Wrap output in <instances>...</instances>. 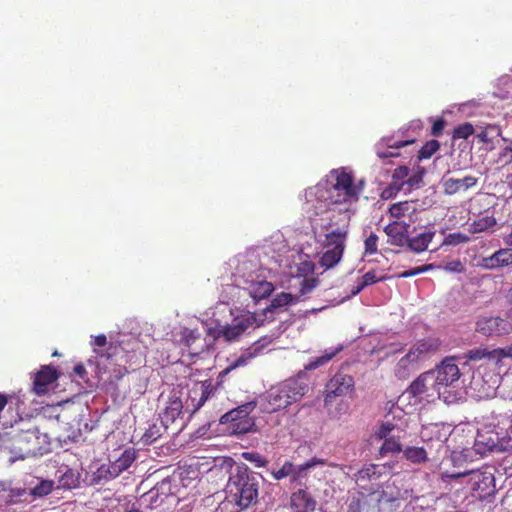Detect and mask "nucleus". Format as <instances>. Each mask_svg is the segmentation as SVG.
I'll return each mask as SVG.
<instances>
[{
    "mask_svg": "<svg viewBox=\"0 0 512 512\" xmlns=\"http://www.w3.org/2000/svg\"><path fill=\"white\" fill-rule=\"evenodd\" d=\"M178 500L179 498L173 490L172 481L170 479H163L140 497L139 504L153 510L169 506L178 502Z\"/></svg>",
    "mask_w": 512,
    "mask_h": 512,
    "instance_id": "11",
    "label": "nucleus"
},
{
    "mask_svg": "<svg viewBox=\"0 0 512 512\" xmlns=\"http://www.w3.org/2000/svg\"><path fill=\"white\" fill-rule=\"evenodd\" d=\"M325 461L321 458L313 457L304 464H293V472L290 476V482L299 486L305 485L308 479V470L317 465H324Z\"/></svg>",
    "mask_w": 512,
    "mask_h": 512,
    "instance_id": "24",
    "label": "nucleus"
},
{
    "mask_svg": "<svg viewBox=\"0 0 512 512\" xmlns=\"http://www.w3.org/2000/svg\"><path fill=\"white\" fill-rule=\"evenodd\" d=\"M441 341L438 338L428 337L417 341L408 352L402 356L394 366V376L399 380L408 379L420 368V363L440 349Z\"/></svg>",
    "mask_w": 512,
    "mask_h": 512,
    "instance_id": "3",
    "label": "nucleus"
},
{
    "mask_svg": "<svg viewBox=\"0 0 512 512\" xmlns=\"http://www.w3.org/2000/svg\"><path fill=\"white\" fill-rule=\"evenodd\" d=\"M434 264H426L423 266H418L409 270H405L397 275L398 278H409L412 276H416L418 274L430 271L434 269Z\"/></svg>",
    "mask_w": 512,
    "mask_h": 512,
    "instance_id": "47",
    "label": "nucleus"
},
{
    "mask_svg": "<svg viewBox=\"0 0 512 512\" xmlns=\"http://www.w3.org/2000/svg\"><path fill=\"white\" fill-rule=\"evenodd\" d=\"M160 437V432L156 426L149 428L143 435V440L145 443H153Z\"/></svg>",
    "mask_w": 512,
    "mask_h": 512,
    "instance_id": "53",
    "label": "nucleus"
},
{
    "mask_svg": "<svg viewBox=\"0 0 512 512\" xmlns=\"http://www.w3.org/2000/svg\"><path fill=\"white\" fill-rule=\"evenodd\" d=\"M503 169L506 171L503 182L512 190V163L507 166H503Z\"/></svg>",
    "mask_w": 512,
    "mask_h": 512,
    "instance_id": "58",
    "label": "nucleus"
},
{
    "mask_svg": "<svg viewBox=\"0 0 512 512\" xmlns=\"http://www.w3.org/2000/svg\"><path fill=\"white\" fill-rule=\"evenodd\" d=\"M136 450L134 448L125 449L119 457L111 462L112 474L118 477L122 472L130 468L136 460Z\"/></svg>",
    "mask_w": 512,
    "mask_h": 512,
    "instance_id": "27",
    "label": "nucleus"
},
{
    "mask_svg": "<svg viewBox=\"0 0 512 512\" xmlns=\"http://www.w3.org/2000/svg\"><path fill=\"white\" fill-rule=\"evenodd\" d=\"M433 371L440 393H442V389H445L457 382L461 376L460 369L455 363L454 357L445 358L441 364L437 366L436 370Z\"/></svg>",
    "mask_w": 512,
    "mask_h": 512,
    "instance_id": "15",
    "label": "nucleus"
},
{
    "mask_svg": "<svg viewBox=\"0 0 512 512\" xmlns=\"http://www.w3.org/2000/svg\"><path fill=\"white\" fill-rule=\"evenodd\" d=\"M501 133L502 131L499 126L489 124L486 127H482L476 133V138L480 143L486 145V149L492 150L494 148V139L500 136Z\"/></svg>",
    "mask_w": 512,
    "mask_h": 512,
    "instance_id": "29",
    "label": "nucleus"
},
{
    "mask_svg": "<svg viewBox=\"0 0 512 512\" xmlns=\"http://www.w3.org/2000/svg\"><path fill=\"white\" fill-rule=\"evenodd\" d=\"M337 352H338V350H335V351H332L330 353H325L322 356L316 357V358L312 359L305 366V368L307 370H315V369H317V368L327 364L337 354Z\"/></svg>",
    "mask_w": 512,
    "mask_h": 512,
    "instance_id": "43",
    "label": "nucleus"
},
{
    "mask_svg": "<svg viewBox=\"0 0 512 512\" xmlns=\"http://www.w3.org/2000/svg\"><path fill=\"white\" fill-rule=\"evenodd\" d=\"M297 300V296H294L291 293L281 292L272 299L270 305L266 308V311L273 313L277 309L287 306Z\"/></svg>",
    "mask_w": 512,
    "mask_h": 512,
    "instance_id": "33",
    "label": "nucleus"
},
{
    "mask_svg": "<svg viewBox=\"0 0 512 512\" xmlns=\"http://www.w3.org/2000/svg\"><path fill=\"white\" fill-rule=\"evenodd\" d=\"M496 446V442L493 439L488 438L485 440L483 435H478L474 443L475 451L481 455L492 452Z\"/></svg>",
    "mask_w": 512,
    "mask_h": 512,
    "instance_id": "37",
    "label": "nucleus"
},
{
    "mask_svg": "<svg viewBox=\"0 0 512 512\" xmlns=\"http://www.w3.org/2000/svg\"><path fill=\"white\" fill-rule=\"evenodd\" d=\"M20 425L17 428L12 427V431L2 440L3 445L16 458L43 455L49 451L50 438L46 433H40L35 423L29 421Z\"/></svg>",
    "mask_w": 512,
    "mask_h": 512,
    "instance_id": "1",
    "label": "nucleus"
},
{
    "mask_svg": "<svg viewBox=\"0 0 512 512\" xmlns=\"http://www.w3.org/2000/svg\"><path fill=\"white\" fill-rule=\"evenodd\" d=\"M255 408L254 402H247L222 415L220 423L229 425L233 434H245L254 426V420L250 417V413Z\"/></svg>",
    "mask_w": 512,
    "mask_h": 512,
    "instance_id": "12",
    "label": "nucleus"
},
{
    "mask_svg": "<svg viewBox=\"0 0 512 512\" xmlns=\"http://www.w3.org/2000/svg\"><path fill=\"white\" fill-rule=\"evenodd\" d=\"M496 225V219L493 215H485L474 220L469 225V231L472 234L484 232Z\"/></svg>",
    "mask_w": 512,
    "mask_h": 512,
    "instance_id": "32",
    "label": "nucleus"
},
{
    "mask_svg": "<svg viewBox=\"0 0 512 512\" xmlns=\"http://www.w3.org/2000/svg\"><path fill=\"white\" fill-rule=\"evenodd\" d=\"M317 502L307 488H300L290 496V508L293 512H314Z\"/></svg>",
    "mask_w": 512,
    "mask_h": 512,
    "instance_id": "20",
    "label": "nucleus"
},
{
    "mask_svg": "<svg viewBox=\"0 0 512 512\" xmlns=\"http://www.w3.org/2000/svg\"><path fill=\"white\" fill-rule=\"evenodd\" d=\"M242 456L256 467H265L268 464V460L257 452H244Z\"/></svg>",
    "mask_w": 512,
    "mask_h": 512,
    "instance_id": "48",
    "label": "nucleus"
},
{
    "mask_svg": "<svg viewBox=\"0 0 512 512\" xmlns=\"http://www.w3.org/2000/svg\"><path fill=\"white\" fill-rule=\"evenodd\" d=\"M476 330L485 336H500L510 333L512 325L501 317H483L476 322Z\"/></svg>",
    "mask_w": 512,
    "mask_h": 512,
    "instance_id": "17",
    "label": "nucleus"
},
{
    "mask_svg": "<svg viewBox=\"0 0 512 512\" xmlns=\"http://www.w3.org/2000/svg\"><path fill=\"white\" fill-rule=\"evenodd\" d=\"M409 169L406 166H399L397 167L392 175L393 182L399 183V186L396 188V190H400L401 186L403 184V180L408 176Z\"/></svg>",
    "mask_w": 512,
    "mask_h": 512,
    "instance_id": "50",
    "label": "nucleus"
},
{
    "mask_svg": "<svg viewBox=\"0 0 512 512\" xmlns=\"http://www.w3.org/2000/svg\"><path fill=\"white\" fill-rule=\"evenodd\" d=\"M508 357H512V347L496 348L493 350H489L486 347H477L468 350L465 353V358L469 361H480L486 359L494 363L497 367H501L502 360Z\"/></svg>",
    "mask_w": 512,
    "mask_h": 512,
    "instance_id": "16",
    "label": "nucleus"
},
{
    "mask_svg": "<svg viewBox=\"0 0 512 512\" xmlns=\"http://www.w3.org/2000/svg\"><path fill=\"white\" fill-rule=\"evenodd\" d=\"M446 122L443 118L436 119L431 127V134L435 137L440 136L443 133Z\"/></svg>",
    "mask_w": 512,
    "mask_h": 512,
    "instance_id": "55",
    "label": "nucleus"
},
{
    "mask_svg": "<svg viewBox=\"0 0 512 512\" xmlns=\"http://www.w3.org/2000/svg\"><path fill=\"white\" fill-rule=\"evenodd\" d=\"M440 148V143L438 140L432 139L427 141L418 152V159H429L432 157L434 153H436Z\"/></svg>",
    "mask_w": 512,
    "mask_h": 512,
    "instance_id": "38",
    "label": "nucleus"
},
{
    "mask_svg": "<svg viewBox=\"0 0 512 512\" xmlns=\"http://www.w3.org/2000/svg\"><path fill=\"white\" fill-rule=\"evenodd\" d=\"M348 233V221L325 233L321 243L323 249H325L319 261L321 267L330 269L341 261L346 248Z\"/></svg>",
    "mask_w": 512,
    "mask_h": 512,
    "instance_id": "6",
    "label": "nucleus"
},
{
    "mask_svg": "<svg viewBox=\"0 0 512 512\" xmlns=\"http://www.w3.org/2000/svg\"><path fill=\"white\" fill-rule=\"evenodd\" d=\"M416 211V208L414 206V203L412 201H401L392 204L389 207V214L393 218H401L405 215L412 214Z\"/></svg>",
    "mask_w": 512,
    "mask_h": 512,
    "instance_id": "31",
    "label": "nucleus"
},
{
    "mask_svg": "<svg viewBox=\"0 0 512 512\" xmlns=\"http://www.w3.org/2000/svg\"><path fill=\"white\" fill-rule=\"evenodd\" d=\"M402 450L400 441L394 437L384 439L382 446L380 447L379 453L384 456L388 453H398Z\"/></svg>",
    "mask_w": 512,
    "mask_h": 512,
    "instance_id": "39",
    "label": "nucleus"
},
{
    "mask_svg": "<svg viewBox=\"0 0 512 512\" xmlns=\"http://www.w3.org/2000/svg\"><path fill=\"white\" fill-rule=\"evenodd\" d=\"M305 389V385L292 378L271 387L266 395V411L273 413L287 408L304 396Z\"/></svg>",
    "mask_w": 512,
    "mask_h": 512,
    "instance_id": "5",
    "label": "nucleus"
},
{
    "mask_svg": "<svg viewBox=\"0 0 512 512\" xmlns=\"http://www.w3.org/2000/svg\"><path fill=\"white\" fill-rule=\"evenodd\" d=\"M225 498L219 503L214 512H240L245 508L230 498L229 493H225Z\"/></svg>",
    "mask_w": 512,
    "mask_h": 512,
    "instance_id": "36",
    "label": "nucleus"
},
{
    "mask_svg": "<svg viewBox=\"0 0 512 512\" xmlns=\"http://www.w3.org/2000/svg\"><path fill=\"white\" fill-rule=\"evenodd\" d=\"M260 475L252 471L247 465L240 464L231 470L225 493L238 501L245 509L258 501Z\"/></svg>",
    "mask_w": 512,
    "mask_h": 512,
    "instance_id": "2",
    "label": "nucleus"
},
{
    "mask_svg": "<svg viewBox=\"0 0 512 512\" xmlns=\"http://www.w3.org/2000/svg\"><path fill=\"white\" fill-rule=\"evenodd\" d=\"M381 474L378 470V466L375 464L365 465L360 469L354 476L356 484L364 490H372L369 487V483H374L379 480Z\"/></svg>",
    "mask_w": 512,
    "mask_h": 512,
    "instance_id": "25",
    "label": "nucleus"
},
{
    "mask_svg": "<svg viewBox=\"0 0 512 512\" xmlns=\"http://www.w3.org/2000/svg\"><path fill=\"white\" fill-rule=\"evenodd\" d=\"M184 404L180 391H173L166 402V406L161 414L162 424L168 428L178 418L183 415Z\"/></svg>",
    "mask_w": 512,
    "mask_h": 512,
    "instance_id": "19",
    "label": "nucleus"
},
{
    "mask_svg": "<svg viewBox=\"0 0 512 512\" xmlns=\"http://www.w3.org/2000/svg\"><path fill=\"white\" fill-rule=\"evenodd\" d=\"M258 326L256 316L248 312L235 317L230 324L209 328L207 332L214 339L223 338L230 343L239 340L248 329Z\"/></svg>",
    "mask_w": 512,
    "mask_h": 512,
    "instance_id": "9",
    "label": "nucleus"
},
{
    "mask_svg": "<svg viewBox=\"0 0 512 512\" xmlns=\"http://www.w3.org/2000/svg\"><path fill=\"white\" fill-rule=\"evenodd\" d=\"M512 264V248H501L488 257H483L479 266L487 270H495Z\"/></svg>",
    "mask_w": 512,
    "mask_h": 512,
    "instance_id": "22",
    "label": "nucleus"
},
{
    "mask_svg": "<svg viewBox=\"0 0 512 512\" xmlns=\"http://www.w3.org/2000/svg\"><path fill=\"white\" fill-rule=\"evenodd\" d=\"M240 362L241 359H239L235 365L228 367L220 372L216 382H214L212 379H207L195 384L189 391L188 399L186 401V410H189L191 406L190 413L193 414L198 411L206 403V401L213 398L216 395L218 387L223 382V377L232 368L238 366Z\"/></svg>",
    "mask_w": 512,
    "mask_h": 512,
    "instance_id": "8",
    "label": "nucleus"
},
{
    "mask_svg": "<svg viewBox=\"0 0 512 512\" xmlns=\"http://www.w3.org/2000/svg\"><path fill=\"white\" fill-rule=\"evenodd\" d=\"M392 429H393V425L392 424H390V423L382 424L380 426L379 430L377 431L378 438H380V439L388 438V435H389V433L391 432Z\"/></svg>",
    "mask_w": 512,
    "mask_h": 512,
    "instance_id": "57",
    "label": "nucleus"
},
{
    "mask_svg": "<svg viewBox=\"0 0 512 512\" xmlns=\"http://www.w3.org/2000/svg\"><path fill=\"white\" fill-rule=\"evenodd\" d=\"M274 286L271 282L266 280H261L255 283H252L250 286V295L254 299H263L273 292Z\"/></svg>",
    "mask_w": 512,
    "mask_h": 512,
    "instance_id": "30",
    "label": "nucleus"
},
{
    "mask_svg": "<svg viewBox=\"0 0 512 512\" xmlns=\"http://www.w3.org/2000/svg\"><path fill=\"white\" fill-rule=\"evenodd\" d=\"M387 279H389V276L386 274L379 275L376 270H369L360 278V281L362 282V287H367Z\"/></svg>",
    "mask_w": 512,
    "mask_h": 512,
    "instance_id": "40",
    "label": "nucleus"
},
{
    "mask_svg": "<svg viewBox=\"0 0 512 512\" xmlns=\"http://www.w3.org/2000/svg\"><path fill=\"white\" fill-rule=\"evenodd\" d=\"M333 216H334L333 214H331V215L329 214V215L327 216V218H326V223H325V224H323V226H322V227H323V229L329 230V229L333 226V224H334V222H333Z\"/></svg>",
    "mask_w": 512,
    "mask_h": 512,
    "instance_id": "62",
    "label": "nucleus"
},
{
    "mask_svg": "<svg viewBox=\"0 0 512 512\" xmlns=\"http://www.w3.org/2000/svg\"><path fill=\"white\" fill-rule=\"evenodd\" d=\"M93 345L99 348L107 346V337L104 334H100L94 337Z\"/></svg>",
    "mask_w": 512,
    "mask_h": 512,
    "instance_id": "59",
    "label": "nucleus"
},
{
    "mask_svg": "<svg viewBox=\"0 0 512 512\" xmlns=\"http://www.w3.org/2000/svg\"><path fill=\"white\" fill-rule=\"evenodd\" d=\"M335 183L332 185L331 201L334 204L357 202L361 188L353 183V176L345 170H334Z\"/></svg>",
    "mask_w": 512,
    "mask_h": 512,
    "instance_id": "10",
    "label": "nucleus"
},
{
    "mask_svg": "<svg viewBox=\"0 0 512 512\" xmlns=\"http://www.w3.org/2000/svg\"><path fill=\"white\" fill-rule=\"evenodd\" d=\"M475 132L474 127L471 123L465 122L463 124L455 127L453 131L454 139H467L469 136L473 135Z\"/></svg>",
    "mask_w": 512,
    "mask_h": 512,
    "instance_id": "44",
    "label": "nucleus"
},
{
    "mask_svg": "<svg viewBox=\"0 0 512 512\" xmlns=\"http://www.w3.org/2000/svg\"><path fill=\"white\" fill-rule=\"evenodd\" d=\"M366 495L359 493L358 496H353L348 504V512H362L366 506Z\"/></svg>",
    "mask_w": 512,
    "mask_h": 512,
    "instance_id": "45",
    "label": "nucleus"
},
{
    "mask_svg": "<svg viewBox=\"0 0 512 512\" xmlns=\"http://www.w3.org/2000/svg\"><path fill=\"white\" fill-rule=\"evenodd\" d=\"M393 190L394 188L392 186L386 188L383 193H382V197L383 198H389V197H392L393 195Z\"/></svg>",
    "mask_w": 512,
    "mask_h": 512,
    "instance_id": "64",
    "label": "nucleus"
},
{
    "mask_svg": "<svg viewBox=\"0 0 512 512\" xmlns=\"http://www.w3.org/2000/svg\"><path fill=\"white\" fill-rule=\"evenodd\" d=\"M409 226L405 222L393 221L384 228V232L389 237L392 245L403 247L408 242Z\"/></svg>",
    "mask_w": 512,
    "mask_h": 512,
    "instance_id": "23",
    "label": "nucleus"
},
{
    "mask_svg": "<svg viewBox=\"0 0 512 512\" xmlns=\"http://www.w3.org/2000/svg\"><path fill=\"white\" fill-rule=\"evenodd\" d=\"M7 402H8L7 396L5 394L0 393V411H2L4 409Z\"/></svg>",
    "mask_w": 512,
    "mask_h": 512,
    "instance_id": "63",
    "label": "nucleus"
},
{
    "mask_svg": "<svg viewBox=\"0 0 512 512\" xmlns=\"http://www.w3.org/2000/svg\"><path fill=\"white\" fill-rule=\"evenodd\" d=\"M406 392L412 397L420 399H429L441 395L434 378L433 370L421 373L411 382Z\"/></svg>",
    "mask_w": 512,
    "mask_h": 512,
    "instance_id": "14",
    "label": "nucleus"
},
{
    "mask_svg": "<svg viewBox=\"0 0 512 512\" xmlns=\"http://www.w3.org/2000/svg\"><path fill=\"white\" fill-rule=\"evenodd\" d=\"M503 141L506 143V145L499 151L497 161L502 163L503 166H507L512 164V140L503 138Z\"/></svg>",
    "mask_w": 512,
    "mask_h": 512,
    "instance_id": "41",
    "label": "nucleus"
},
{
    "mask_svg": "<svg viewBox=\"0 0 512 512\" xmlns=\"http://www.w3.org/2000/svg\"><path fill=\"white\" fill-rule=\"evenodd\" d=\"M434 236V231H425L413 238L408 237V242H406L405 246H407L411 251L416 253L424 252L427 250L428 245L430 244Z\"/></svg>",
    "mask_w": 512,
    "mask_h": 512,
    "instance_id": "28",
    "label": "nucleus"
},
{
    "mask_svg": "<svg viewBox=\"0 0 512 512\" xmlns=\"http://www.w3.org/2000/svg\"><path fill=\"white\" fill-rule=\"evenodd\" d=\"M377 156L381 159H386V158H390V157H396V156H399V153L397 151H380L378 150L377 151Z\"/></svg>",
    "mask_w": 512,
    "mask_h": 512,
    "instance_id": "60",
    "label": "nucleus"
},
{
    "mask_svg": "<svg viewBox=\"0 0 512 512\" xmlns=\"http://www.w3.org/2000/svg\"><path fill=\"white\" fill-rule=\"evenodd\" d=\"M355 392V380L352 375L338 371L326 383L324 390L325 404L336 398L351 396Z\"/></svg>",
    "mask_w": 512,
    "mask_h": 512,
    "instance_id": "13",
    "label": "nucleus"
},
{
    "mask_svg": "<svg viewBox=\"0 0 512 512\" xmlns=\"http://www.w3.org/2000/svg\"><path fill=\"white\" fill-rule=\"evenodd\" d=\"M404 456L412 463L420 464L427 460V452L422 447H407Z\"/></svg>",
    "mask_w": 512,
    "mask_h": 512,
    "instance_id": "35",
    "label": "nucleus"
},
{
    "mask_svg": "<svg viewBox=\"0 0 512 512\" xmlns=\"http://www.w3.org/2000/svg\"><path fill=\"white\" fill-rule=\"evenodd\" d=\"M478 183V178L472 175H467L463 178H442L443 192L446 195H454L456 193L465 192L474 188Z\"/></svg>",
    "mask_w": 512,
    "mask_h": 512,
    "instance_id": "21",
    "label": "nucleus"
},
{
    "mask_svg": "<svg viewBox=\"0 0 512 512\" xmlns=\"http://www.w3.org/2000/svg\"><path fill=\"white\" fill-rule=\"evenodd\" d=\"M74 373L79 376L80 378H83L86 375V369L83 364H77L74 367Z\"/></svg>",
    "mask_w": 512,
    "mask_h": 512,
    "instance_id": "61",
    "label": "nucleus"
},
{
    "mask_svg": "<svg viewBox=\"0 0 512 512\" xmlns=\"http://www.w3.org/2000/svg\"><path fill=\"white\" fill-rule=\"evenodd\" d=\"M318 284L319 280L316 278L303 279L300 286V294L305 295L310 293Z\"/></svg>",
    "mask_w": 512,
    "mask_h": 512,
    "instance_id": "52",
    "label": "nucleus"
},
{
    "mask_svg": "<svg viewBox=\"0 0 512 512\" xmlns=\"http://www.w3.org/2000/svg\"><path fill=\"white\" fill-rule=\"evenodd\" d=\"M461 477H469L470 489L478 498H486L495 492V477L489 468L463 471L456 473L442 472L443 481L454 480Z\"/></svg>",
    "mask_w": 512,
    "mask_h": 512,
    "instance_id": "7",
    "label": "nucleus"
},
{
    "mask_svg": "<svg viewBox=\"0 0 512 512\" xmlns=\"http://www.w3.org/2000/svg\"><path fill=\"white\" fill-rule=\"evenodd\" d=\"M470 238L466 234L457 232V233H450L446 236L444 243L447 245H459L462 243L469 242Z\"/></svg>",
    "mask_w": 512,
    "mask_h": 512,
    "instance_id": "49",
    "label": "nucleus"
},
{
    "mask_svg": "<svg viewBox=\"0 0 512 512\" xmlns=\"http://www.w3.org/2000/svg\"><path fill=\"white\" fill-rule=\"evenodd\" d=\"M59 373L51 365H42L32 377V391L37 395L48 392L49 386L57 381Z\"/></svg>",
    "mask_w": 512,
    "mask_h": 512,
    "instance_id": "18",
    "label": "nucleus"
},
{
    "mask_svg": "<svg viewBox=\"0 0 512 512\" xmlns=\"http://www.w3.org/2000/svg\"><path fill=\"white\" fill-rule=\"evenodd\" d=\"M181 342L188 348V352L192 356L200 354L205 347V344L202 343L196 345L197 342H201V334L197 329L184 328Z\"/></svg>",
    "mask_w": 512,
    "mask_h": 512,
    "instance_id": "26",
    "label": "nucleus"
},
{
    "mask_svg": "<svg viewBox=\"0 0 512 512\" xmlns=\"http://www.w3.org/2000/svg\"><path fill=\"white\" fill-rule=\"evenodd\" d=\"M24 495H26V490L22 488H14L9 491L8 500L9 503L18 502Z\"/></svg>",
    "mask_w": 512,
    "mask_h": 512,
    "instance_id": "54",
    "label": "nucleus"
},
{
    "mask_svg": "<svg viewBox=\"0 0 512 512\" xmlns=\"http://www.w3.org/2000/svg\"><path fill=\"white\" fill-rule=\"evenodd\" d=\"M53 481L50 480H42L39 482L33 489H31L30 494L34 497H44L51 493L53 490Z\"/></svg>",
    "mask_w": 512,
    "mask_h": 512,
    "instance_id": "42",
    "label": "nucleus"
},
{
    "mask_svg": "<svg viewBox=\"0 0 512 512\" xmlns=\"http://www.w3.org/2000/svg\"><path fill=\"white\" fill-rule=\"evenodd\" d=\"M114 478H116V475L112 474L111 464H102L95 472L92 473L90 483L97 485Z\"/></svg>",
    "mask_w": 512,
    "mask_h": 512,
    "instance_id": "34",
    "label": "nucleus"
},
{
    "mask_svg": "<svg viewBox=\"0 0 512 512\" xmlns=\"http://www.w3.org/2000/svg\"><path fill=\"white\" fill-rule=\"evenodd\" d=\"M414 141H415L414 139L404 140V141H394V142H392L391 140H388L386 145H387L388 149L399 150L402 147H405L407 145L414 143Z\"/></svg>",
    "mask_w": 512,
    "mask_h": 512,
    "instance_id": "56",
    "label": "nucleus"
},
{
    "mask_svg": "<svg viewBox=\"0 0 512 512\" xmlns=\"http://www.w3.org/2000/svg\"><path fill=\"white\" fill-rule=\"evenodd\" d=\"M292 472H293V463L291 461H285L280 469L273 470L271 472V474L275 480L279 481L286 477L290 478Z\"/></svg>",
    "mask_w": 512,
    "mask_h": 512,
    "instance_id": "46",
    "label": "nucleus"
},
{
    "mask_svg": "<svg viewBox=\"0 0 512 512\" xmlns=\"http://www.w3.org/2000/svg\"><path fill=\"white\" fill-rule=\"evenodd\" d=\"M94 352L103 364L107 362L108 364L125 366L143 357L145 355V347L137 338L130 337L118 343H110L105 350L95 349Z\"/></svg>",
    "mask_w": 512,
    "mask_h": 512,
    "instance_id": "4",
    "label": "nucleus"
},
{
    "mask_svg": "<svg viewBox=\"0 0 512 512\" xmlns=\"http://www.w3.org/2000/svg\"><path fill=\"white\" fill-rule=\"evenodd\" d=\"M365 246V254H375L378 250V236L374 233H371L364 242Z\"/></svg>",
    "mask_w": 512,
    "mask_h": 512,
    "instance_id": "51",
    "label": "nucleus"
}]
</instances>
